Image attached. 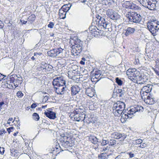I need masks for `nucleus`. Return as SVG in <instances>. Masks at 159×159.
I'll return each instance as SVG.
<instances>
[{"label":"nucleus","instance_id":"nucleus-1","mask_svg":"<svg viewBox=\"0 0 159 159\" xmlns=\"http://www.w3.org/2000/svg\"><path fill=\"white\" fill-rule=\"evenodd\" d=\"M143 111V108L140 106L137 105L136 107H132L129 110H128L127 113H122L121 121L123 123L124 122L128 119L131 118L136 112H142Z\"/></svg>","mask_w":159,"mask_h":159},{"label":"nucleus","instance_id":"nucleus-2","mask_svg":"<svg viewBox=\"0 0 159 159\" xmlns=\"http://www.w3.org/2000/svg\"><path fill=\"white\" fill-rule=\"evenodd\" d=\"M47 54L51 57L58 56L61 58H65L68 56L66 51L60 47L55 48L48 51Z\"/></svg>","mask_w":159,"mask_h":159},{"label":"nucleus","instance_id":"nucleus-3","mask_svg":"<svg viewBox=\"0 0 159 159\" xmlns=\"http://www.w3.org/2000/svg\"><path fill=\"white\" fill-rule=\"evenodd\" d=\"M60 141L62 143V146L65 148H67L74 145L75 139L72 136L64 134L61 135Z\"/></svg>","mask_w":159,"mask_h":159},{"label":"nucleus","instance_id":"nucleus-4","mask_svg":"<svg viewBox=\"0 0 159 159\" xmlns=\"http://www.w3.org/2000/svg\"><path fill=\"white\" fill-rule=\"evenodd\" d=\"M71 52L73 54L78 55L84 49V42L76 38L74 41V44L72 46Z\"/></svg>","mask_w":159,"mask_h":159},{"label":"nucleus","instance_id":"nucleus-5","mask_svg":"<svg viewBox=\"0 0 159 159\" xmlns=\"http://www.w3.org/2000/svg\"><path fill=\"white\" fill-rule=\"evenodd\" d=\"M125 103L121 101H117L114 104L112 107V112L116 116H119L123 113L125 107Z\"/></svg>","mask_w":159,"mask_h":159},{"label":"nucleus","instance_id":"nucleus-6","mask_svg":"<svg viewBox=\"0 0 159 159\" xmlns=\"http://www.w3.org/2000/svg\"><path fill=\"white\" fill-rule=\"evenodd\" d=\"M17 75H11L10 76L9 80L7 81V83L10 85H11L12 88L13 87V85L15 87V88L17 87L20 84L22 81V77H20L19 79H17Z\"/></svg>","mask_w":159,"mask_h":159},{"label":"nucleus","instance_id":"nucleus-7","mask_svg":"<svg viewBox=\"0 0 159 159\" xmlns=\"http://www.w3.org/2000/svg\"><path fill=\"white\" fill-rule=\"evenodd\" d=\"M54 89L55 92L58 94L63 95L66 93H68L70 92V90L66 85L54 86Z\"/></svg>","mask_w":159,"mask_h":159},{"label":"nucleus","instance_id":"nucleus-8","mask_svg":"<svg viewBox=\"0 0 159 159\" xmlns=\"http://www.w3.org/2000/svg\"><path fill=\"white\" fill-rule=\"evenodd\" d=\"M104 16H105V15L102 16H98V19H99L98 22V24L99 26L102 27L104 28H107L109 25V23L107 21V19H106Z\"/></svg>","mask_w":159,"mask_h":159},{"label":"nucleus","instance_id":"nucleus-9","mask_svg":"<svg viewBox=\"0 0 159 159\" xmlns=\"http://www.w3.org/2000/svg\"><path fill=\"white\" fill-rule=\"evenodd\" d=\"M66 81L62 77H56L53 80L52 84L54 86L66 85Z\"/></svg>","mask_w":159,"mask_h":159},{"label":"nucleus","instance_id":"nucleus-10","mask_svg":"<svg viewBox=\"0 0 159 159\" xmlns=\"http://www.w3.org/2000/svg\"><path fill=\"white\" fill-rule=\"evenodd\" d=\"M85 115L83 112H78L77 111H75L73 116L74 120L80 121H83L85 119Z\"/></svg>","mask_w":159,"mask_h":159},{"label":"nucleus","instance_id":"nucleus-11","mask_svg":"<svg viewBox=\"0 0 159 159\" xmlns=\"http://www.w3.org/2000/svg\"><path fill=\"white\" fill-rule=\"evenodd\" d=\"M147 27L150 32L153 35H156L158 30H159V25H147Z\"/></svg>","mask_w":159,"mask_h":159},{"label":"nucleus","instance_id":"nucleus-12","mask_svg":"<svg viewBox=\"0 0 159 159\" xmlns=\"http://www.w3.org/2000/svg\"><path fill=\"white\" fill-rule=\"evenodd\" d=\"M131 22L135 23H139L142 20V17L139 14L133 12L132 15ZM131 20V19H130Z\"/></svg>","mask_w":159,"mask_h":159},{"label":"nucleus","instance_id":"nucleus-13","mask_svg":"<svg viewBox=\"0 0 159 159\" xmlns=\"http://www.w3.org/2000/svg\"><path fill=\"white\" fill-rule=\"evenodd\" d=\"M44 115L48 118L51 119H54L56 117V113L52 111L51 109H48L44 112Z\"/></svg>","mask_w":159,"mask_h":159},{"label":"nucleus","instance_id":"nucleus-14","mask_svg":"<svg viewBox=\"0 0 159 159\" xmlns=\"http://www.w3.org/2000/svg\"><path fill=\"white\" fill-rule=\"evenodd\" d=\"M111 135L112 138L117 139L121 138L123 140L125 139L127 136V135L124 133L121 134L117 132L113 133L111 134Z\"/></svg>","mask_w":159,"mask_h":159},{"label":"nucleus","instance_id":"nucleus-15","mask_svg":"<svg viewBox=\"0 0 159 159\" xmlns=\"http://www.w3.org/2000/svg\"><path fill=\"white\" fill-rule=\"evenodd\" d=\"M135 70L133 74H132V76H130V78H129V79L132 80H135L137 82L138 80H139L140 73L136 69H135Z\"/></svg>","mask_w":159,"mask_h":159},{"label":"nucleus","instance_id":"nucleus-16","mask_svg":"<svg viewBox=\"0 0 159 159\" xmlns=\"http://www.w3.org/2000/svg\"><path fill=\"white\" fill-rule=\"evenodd\" d=\"M135 31L134 28L128 27L124 30L123 33H124L126 36L132 34Z\"/></svg>","mask_w":159,"mask_h":159},{"label":"nucleus","instance_id":"nucleus-17","mask_svg":"<svg viewBox=\"0 0 159 159\" xmlns=\"http://www.w3.org/2000/svg\"><path fill=\"white\" fill-rule=\"evenodd\" d=\"M139 78V80H138L137 83L139 84H143L148 81V75L144 74L143 75H140Z\"/></svg>","mask_w":159,"mask_h":159},{"label":"nucleus","instance_id":"nucleus-18","mask_svg":"<svg viewBox=\"0 0 159 159\" xmlns=\"http://www.w3.org/2000/svg\"><path fill=\"white\" fill-rule=\"evenodd\" d=\"M80 88L77 85L73 86L71 88V93L72 95L76 94L80 91Z\"/></svg>","mask_w":159,"mask_h":159},{"label":"nucleus","instance_id":"nucleus-19","mask_svg":"<svg viewBox=\"0 0 159 159\" xmlns=\"http://www.w3.org/2000/svg\"><path fill=\"white\" fill-rule=\"evenodd\" d=\"M159 25V21H158L154 16H152L147 23V25Z\"/></svg>","mask_w":159,"mask_h":159},{"label":"nucleus","instance_id":"nucleus-20","mask_svg":"<svg viewBox=\"0 0 159 159\" xmlns=\"http://www.w3.org/2000/svg\"><path fill=\"white\" fill-rule=\"evenodd\" d=\"M157 1L156 0H151L149 4L148 5L146 8L151 10H156V5Z\"/></svg>","mask_w":159,"mask_h":159},{"label":"nucleus","instance_id":"nucleus-21","mask_svg":"<svg viewBox=\"0 0 159 159\" xmlns=\"http://www.w3.org/2000/svg\"><path fill=\"white\" fill-rule=\"evenodd\" d=\"M127 90V88H123L122 89H118L116 91L117 94L120 97H123L125 96Z\"/></svg>","mask_w":159,"mask_h":159},{"label":"nucleus","instance_id":"nucleus-22","mask_svg":"<svg viewBox=\"0 0 159 159\" xmlns=\"http://www.w3.org/2000/svg\"><path fill=\"white\" fill-rule=\"evenodd\" d=\"M95 90L92 88H88L85 90V93L90 97H93L95 94Z\"/></svg>","mask_w":159,"mask_h":159},{"label":"nucleus","instance_id":"nucleus-23","mask_svg":"<svg viewBox=\"0 0 159 159\" xmlns=\"http://www.w3.org/2000/svg\"><path fill=\"white\" fill-rule=\"evenodd\" d=\"M138 7L133 2H127L126 3L125 7L127 8H129L132 9H136L138 8Z\"/></svg>","mask_w":159,"mask_h":159},{"label":"nucleus","instance_id":"nucleus-24","mask_svg":"<svg viewBox=\"0 0 159 159\" xmlns=\"http://www.w3.org/2000/svg\"><path fill=\"white\" fill-rule=\"evenodd\" d=\"M152 87V86L151 85H148L147 86H144L142 89L141 91L146 93H149L151 91Z\"/></svg>","mask_w":159,"mask_h":159},{"label":"nucleus","instance_id":"nucleus-25","mask_svg":"<svg viewBox=\"0 0 159 159\" xmlns=\"http://www.w3.org/2000/svg\"><path fill=\"white\" fill-rule=\"evenodd\" d=\"M91 81L89 80L88 81H85L82 84V86L83 88H84L85 90L87 89H88V88H90V82L91 81H93V80H92V78H91Z\"/></svg>","mask_w":159,"mask_h":159},{"label":"nucleus","instance_id":"nucleus-26","mask_svg":"<svg viewBox=\"0 0 159 159\" xmlns=\"http://www.w3.org/2000/svg\"><path fill=\"white\" fill-rule=\"evenodd\" d=\"M99 30L97 28V27L96 26H93V28L92 29V30H91V33L92 35L96 37L99 34V31H98Z\"/></svg>","mask_w":159,"mask_h":159},{"label":"nucleus","instance_id":"nucleus-27","mask_svg":"<svg viewBox=\"0 0 159 159\" xmlns=\"http://www.w3.org/2000/svg\"><path fill=\"white\" fill-rule=\"evenodd\" d=\"M94 74V75L93 76V77H94V78L97 79H99V80L102 77L101 71L100 70L95 71Z\"/></svg>","mask_w":159,"mask_h":159},{"label":"nucleus","instance_id":"nucleus-28","mask_svg":"<svg viewBox=\"0 0 159 159\" xmlns=\"http://www.w3.org/2000/svg\"><path fill=\"white\" fill-rule=\"evenodd\" d=\"M35 18V16L34 14H32L27 19L28 20V24H32L34 21Z\"/></svg>","mask_w":159,"mask_h":159},{"label":"nucleus","instance_id":"nucleus-29","mask_svg":"<svg viewBox=\"0 0 159 159\" xmlns=\"http://www.w3.org/2000/svg\"><path fill=\"white\" fill-rule=\"evenodd\" d=\"M66 12L63 10L62 9L59 10L60 16L62 19H64L66 18Z\"/></svg>","mask_w":159,"mask_h":159},{"label":"nucleus","instance_id":"nucleus-30","mask_svg":"<svg viewBox=\"0 0 159 159\" xmlns=\"http://www.w3.org/2000/svg\"><path fill=\"white\" fill-rule=\"evenodd\" d=\"M151 0H140V3L142 5L145 7H146L149 3L151 2Z\"/></svg>","mask_w":159,"mask_h":159},{"label":"nucleus","instance_id":"nucleus-31","mask_svg":"<svg viewBox=\"0 0 159 159\" xmlns=\"http://www.w3.org/2000/svg\"><path fill=\"white\" fill-rule=\"evenodd\" d=\"M120 18V16L118 14L115 12V11L112 14V15L111 16L110 18L111 19L114 20H116Z\"/></svg>","mask_w":159,"mask_h":159},{"label":"nucleus","instance_id":"nucleus-32","mask_svg":"<svg viewBox=\"0 0 159 159\" xmlns=\"http://www.w3.org/2000/svg\"><path fill=\"white\" fill-rule=\"evenodd\" d=\"M113 2L112 0H102L103 4H105L106 6H110Z\"/></svg>","mask_w":159,"mask_h":159},{"label":"nucleus","instance_id":"nucleus-33","mask_svg":"<svg viewBox=\"0 0 159 159\" xmlns=\"http://www.w3.org/2000/svg\"><path fill=\"white\" fill-rule=\"evenodd\" d=\"M89 140L92 143L96 144L98 142V139L95 136H91L89 138Z\"/></svg>","mask_w":159,"mask_h":159},{"label":"nucleus","instance_id":"nucleus-34","mask_svg":"<svg viewBox=\"0 0 159 159\" xmlns=\"http://www.w3.org/2000/svg\"><path fill=\"white\" fill-rule=\"evenodd\" d=\"M135 69H129L126 71V74L128 76V77L130 78V76H132V74H133Z\"/></svg>","mask_w":159,"mask_h":159},{"label":"nucleus","instance_id":"nucleus-35","mask_svg":"<svg viewBox=\"0 0 159 159\" xmlns=\"http://www.w3.org/2000/svg\"><path fill=\"white\" fill-rule=\"evenodd\" d=\"M45 65H46L45 70V71H50L52 70L53 67L52 65L48 64H47Z\"/></svg>","mask_w":159,"mask_h":159},{"label":"nucleus","instance_id":"nucleus-36","mask_svg":"<svg viewBox=\"0 0 159 159\" xmlns=\"http://www.w3.org/2000/svg\"><path fill=\"white\" fill-rule=\"evenodd\" d=\"M114 12V11L111 9H108L106 11L107 15L109 18L112 15Z\"/></svg>","mask_w":159,"mask_h":159},{"label":"nucleus","instance_id":"nucleus-37","mask_svg":"<svg viewBox=\"0 0 159 159\" xmlns=\"http://www.w3.org/2000/svg\"><path fill=\"white\" fill-rule=\"evenodd\" d=\"M70 6L69 7L68 5H64L62 7V9L63 10H64L65 11H66V12L67 11H69L71 6H72V5L71 4H69Z\"/></svg>","mask_w":159,"mask_h":159},{"label":"nucleus","instance_id":"nucleus-38","mask_svg":"<svg viewBox=\"0 0 159 159\" xmlns=\"http://www.w3.org/2000/svg\"><path fill=\"white\" fill-rule=\"evenodd\" d=\"M107 156H108V155L106 153H101L100 155H99L98 156V157L100 158L101 159H105L107 158Z\"/></svg>","mask_w":159,"mask_h":159},{"label":"nucleus","instance_id":"nucleus-39","mask_svg":"<svg viewBox=\"0 0 159 159\" xmlns=\"http://www.w3.org/2000/svg\"><path fill=\"white\" fill-rule=\"evenodd\" d=\"M116 82L119 85H121L123 84V81L118 77H116L115 79Z\"/></svg>","mask_w":159,"mask_h":159},{"label":"nucleus","instance_id":"nucleus-40","mask_svg":"<svg viewBox=\"0 0 159 159\" xmlns=\"http://www.w3.org/2000/svg\"><path fill=\"white\" fill-rule=\"evenodd\" d=\"M33 119L36 120H38L39 119V116L37 113H34L33 114Z\"/></svg>","mask_w":159,"mask_h":159},{"label":"nucleus","instance_id":"nucleus-41","mask_svg":"<svg viewBox=\"0 0 159 159\" xmlns=\"http://www.w3.org/2000/svg\"><path fill=\"white\" fill-rule=\"evenodd\" d=\"M58 62L62 66H64L66 65V61L64 59H61Z\"/></svg>","mask_w":159,"mask_h":159},{"label":"nucleus","instance_id":"nucleus-42","mask_svg":"<svg viewBox=\"0 0 159 159\" xmlns=\"http://www.w3.org/2000/svg\"><path fill=\"white\" fill-rule=\"evenodd\" d=\"M133 13V12H128L127 14H126V17L128 19V20H129V21L130 22H131V20L130 19H131L132 18V16H131V15Z\"/></svg>","mask_w":159,"mask_h":159},{"label":"nucleus","instance_id":"nucleus-43","mask_svg":"<svg viewBox=\"0 0 159 159\" xmlns=\"http://www.w3.org/2000/svg\"><path fill=\"white\" fill-rule=\"evenodd\" d=\"M116 140L114 139H111L110 141H109L108 144L109 145L112 146L114 145L116 143Z\"/></svg>","mask_w":159,"mask_h":159},{"label":"nucleus","instance_id":"nucleus-44","mask_svg":"<svg viewBox=\"0 0 159 159\" xmlns=\"http://www.w3.org/2000/svg\"><path fill=\"white\" fill-rule=\"evenodd\" d=\"M18 152V150H10L11 155V156H15Z\"/></svg>","mask_w":159,"mask_h":159},{"label":"nucleus","instance_id":"nucleus-45","mask_svg":"<svg viewBox=\"0 0 159 159\" xmlns=\"http://www.w3.org/2000/svg\"><path fill=\"white\" fill-rule=\"evenodd\" d=\"M142 142V140L140 139H138L136 140V145L135 147L138 148V145H139L141 144V143Z\"/></svg>","mask_w":159,"mask_h":159},{"label":"nucleus","instance_id":"nucleus-46","mask_svg":"<svg viewBox=\"0 0 159 159\" xmlns=\"http://www.w3.org/2000/svg\"><path fill=\"white\" fill-rule=\"evenodd\" d=\"M45 32L46 31L43 28L40 29L39 30V33L40 34L41 36L44 35L45 33Z\"/></svg>","mask_w":159,"mask_h":159},{"label":"nucleus","instance_id":"nucleus-47","mask_svg":"<svg viewBox=\"0 0 159 159\" xmlns=\"http://www.w3.org/2000/svg\"><path fill=\"white\" fill-rule=\"evenodd\" d=\"M146 146V144H145L144 143H141L139 145H138V148H144Z\"/></svg>","mask_w":159,"mask_h":159},{"label":"nucleus","instance_id":"nucleus-48","mask_svg":"<svg viewBox=\"0 0 159 159\" xmlns=\"http://www.w3.org/2000/svg\"><path fill=\"white\" fill-rule=\"evenodd\" d=\"M16 95L18 98H20L23 96V94L21 91H18L16 93Z\"/></svg>","mask_w":159,"mask_h":159},{"label":"nucleus","instance_id":"nucleus-49","mask_svg":"<svg viewBox=\"0 0 159 159\" xmlns=\"http://www.w3.org/2000/svg\"><path fill=\"white\" fill-rule=\"evenodd\" d=\"M54 25V23L52 22H49V24L48 25V28H53Z\"/></svg>","mask_w":159,"mask_h":159},{"label":"nucleus","instance_id":"nucleus-50","mask_svg":"<svg viewBox=\"0 0 159 159\" xmlns=\"http://www.w3.org/2000/svg\"><path fill=\"white\" fill-rule=\"evenodd\" d=\"M72 69H73V71H75L76 72H77L78 71V66H76L75 65H73L72 66Z\"/></svg>","mask_w":159,"mask_h":159},{"label":"nucleus","instance_id":"nucleus-51","mask_svg":"<svg viewBox=\"0 0 159 159\" xmlns=\"http://www.w3.org/2000/svg\"><path fill=\"white\" fill-rule=\"evenodd\" d=\"M109 143V141H108L107 140L103 139L102 142V144L103 145H105L107 144H108Z\"/></svg>","mask_w":159,"mask_h":159},{"label":"nucleus","instance_id":"nucleus-52","mask_svg":"<svg viewBox=\"0 0 159 159\" xmlns=\"http://www.w3.org/2000/svg\"><path fill=\"white\" fill-rule=\"evenodd\" d=\"M20 22L21 23V25H25L27 22V21L20 19Z\"/></svg>","mask_w":159,"mask_h":159},{"label":"nucleus","instance_id":"nucleus-53","mask_svg":"<svg viewBox=\"0 0 159 159\" xmlns=\"http://www.w3.org/2000/svg\"><path fill=\"white\" fill-rule=\"evenodd\" d=\"M6 131L4 129H2L0 130V135H2L3 134H5Z\"/></svg>","mask_w":159,"mask_h":159},{"label":"nucleus","instance_id":"nucleus-54","mask_svg":"<svg viewBox=\"0 0 159 159\" xmlns=\"http://www.w3.org/2000/svg\"><path fill=\"white\" fill-rule=\"evenodd\" d=\"M6 76L0 73V81L3 80Z\"/></svg>","mask_w":159,"mask_h":159},{"label":"nucleus","instance_id":"nucleus-55","mask_svg":"<svg viewBox=\"0 0 159 159\" xmlns=\"http://www.w3.org/2000/svg\"><path fill=\"white\" fill-rule=\"evenodd\" d=\"M14 127H11L8 129H7V130L9 134L10 133V132H11V130L12 129H14Z\"/></svg>","mask_w":159,"mask_h":159},{"label":"nucleus","instance_id":"nucleus-56","mask_svg":"<svg viewBox=\"0 0 159 159\" xmlns=\"http://www.w3.org/2000/svg\"><path fill=\"white\" fill-rule=\"evenodd\" d=\"M37 106V105L36 103H34L32 104L31 106L32 108H34Z\"/></svg>","mask_w":159,"mask_h":159},{"label":"nucleus","instance_id":"nucleus-57","mask_svg":"<svg viewBox=\"0 0 159 159\" xmlns=\"http://www.w3.org/2000/svg\"><path fill=\"white\" fill-rule=\"evenodd\" d=\"M128 154L129 155V157L130 158H131L134 157V154L132 153L131 152H128Z\"/></svg>","mask_w":159,"mask_h":159},{"label":"nucleus","instance_id":"nucleus-58","mask_svg":"<svg viewBox=\"0 0 159 159\" xmlns=\"http://www.w3.org/2000/svg\"><path fill=\"white\" fill-rule=\"evenodd\" d=\"M4 26V24L0 20V29H2Z\"/></svg>","mask_w":159,"mask_h":159},{"label":"nucleus","instance_id":"nucleus-59","mask_svg":"<svg viewBox=\"0 0 159 159\" xmlns=\"http://www.w3.org/2000/svg\"><path fill=\"white\" fill-rule=\"evenodd\" d=\"M71 153H74L75 154L74 155H76L78 153V152H76V151H75V150H73V151H69Z\"/></svg>","mask_w":159,"mask_h":159},{"label":"nucleus","instance_id":"nucleus-60","mask_svg":"<svg viewBox=\"0 0 159 159\" xmlns=\"http://www.w3.org/2000/svg\"><path fill=\"white\" fill-rule=\"evenodd\" d=\"M46 64H44V65L41 66H40V68L41 69L45 70V68L46 66Z\"/></svg>","mask_w":159,"mask_h":159},{"label":"nucleus","instance_id":"nucleus-61","mask_svg":"<svg viewBox=\"0 0 159 159\" xmlns=\"http://www.w3.org/2000/svg\"><path fill=\"white\" fill-rule=\"evenodd\" d=\"M55 146H56V147H55V148H54V149H58V147H60L61 148V147H60V146L59 144H56V145H55Z\"/></svg>","mask_w":159,"mask_h":159},{"label":"nucleus","instance_id":"nucleus-62","mask_svg":"<svg viewBox=\"0 0 159 159\" xmlns=\"http://www.w3.org/2000/svg\"><path fill=\"white\" fill-rule=\"evenodd\" d=\"M156 66L157 67H158L159 68V61L156 62Z\"/></svg>","mask_w":159,"mask_h":159},{"label":"nucleus","instance_id":"nucleus-63","mask_svg":"<svg viewBox=\"0 0 159 159\" xmlns=\"http://www.w3.org/2000/svg\"><path fill=\"white\" fill-rule=\"evenodd\" d=\"M154 71L156 74L159 76V71L155 70H154Z\"/></svg>","mask_w":159,"mask_h":159},{"label":"nucleus","instance_id":"nucleus-64","mask_svg":"<svg viewBox=\"0 0 159 159\" xmlns=\"http://www.w3.org/2000/svg\"><path fill=\"white\" fill-rule=\"evenodd\" d=\"M80 64H82V65H84L85 64V62L84 61L81 60L80 61Z\"/></svg>","mask_w":159,"mask_h":159}]
</instances>
